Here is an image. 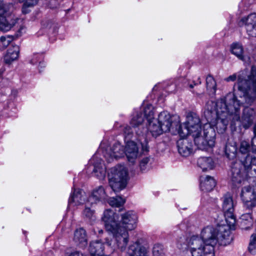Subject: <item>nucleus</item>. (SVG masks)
Instances as JSON below:
<instances>
[{"label": "nucleus", "instance_id": "3", "mask_svg": "<svg viewBox=\"0 0 256 256\" xmlns=\"http://www.w3.org/2000/svg\"><path fill=\"white\" fill-rule=\"evenodd\" d=\"M102 220L106 230L112 234L114 242L113 247H119L121 251L125 250L129 242V232L137 227L138 216L133 210L116 214L111 210H106L104 212Z\"/></svg>", "mask_w": 256, "mask_h": 256}, {"label": "nucleus", "instance_id": "38", "mask_svg": "<svg viewBox=\"0 0 256 256\" xmlns=\"http://www.w3.org/2000/svg\"><path fill=\"white\" fill-rule=\"evenodd\" d=\"M12 40V37L10 36H2L0 37V43L4 48H6L9 45Z\"/></svg>", "mask_w": 256, "mask_h": 256}, {"label": "nucleus", "instance_id": "10", "mask_svg": "<svg viewBox=\"0 0 256 256\" xmlns=\"http://www.w3.org/2000/svg\"><path fill=\"white\" fill-rule=\"evenodd\" d=\"M114 242V238L110 240L106 238L105 242L108 248L104 250V245L100 240H96L92 242L89 246V252L93 256H108L113 252L116 250L119 249V247H113L112 244Z\"/></svg>", "mask_w": 256, "mask_h": 256}, {"label": "nucleus", "instance_id": "6", "mask_svg": "<svg viewBox=\"0 0 256 256\" xmlns=\"http://www.w3.org/2000/svg\"><path fill=\"white\" fill-rule=\"evenodd\" d=\"M13 6L4 0H0V30L3 32L10 30L16 24L22 22L21 19L12 16Z\"/></svg>", "mask_w": 256, "mask_h": 256}, {"label": "nucleus", "instance_id": "25", "mask_svg": "<svg viewBox=\"0 0 256 256\" xmlns=\"http://www.w3.org/2000/svg\"><path fill=\"white\" fill-rule=\"evenodd\" d=\"M216 186L214 180L208 176H202L200 178V188L203 191H210Z\"/></svg>", "mask_w": 256, "mask_h": 256}, {"label": "nucleus", "instance_id": "28", "mask_svg": "<svg viewBox=\"0 0 256 256\" xmlns=\"http://www.w3.org/2000/svg\"><path fill=\"white\" fill-rule=\"evenodd\" d=\"M230 49L232 53L239 59L246 62H249V58H246L243 56V48L241 44L239 43H234L232 44Z\"/></svg>", "mask_w": 256, "mask_h": 256}, {"label": "nucleus", "instance_id": "22", "mask_svg": "<svg viewBox=\"0 0 256 256\" xmlns=\"http://www.w3.org/2000/svg\"><path fill=\"white\" fill-rule=\"evenodd\" d=\"M149 104H144L140 108L139 112H136L132 114V118L130 121V124L134 128H139L141 126L142 123L144 122V114L143 110L144 107H147ZM139 129V128H138Z\"/></svg>", "mask_w": 256, "mask_h": 256}, {"label": "nucleus", "instance_id": "29", "mask_svg": "<svg viewBox=\"0 0 256 256\" xmlns=\"http://www.w3.org/2000/svg\"><path fill=\"white\" fill-rule=\"evenodd\" d=\"M256 138H254L251 142V147L246 141L243 140L240 142V152L243 154H246L250 150L253 153L256 152V145L254 144Z\"/></svg>", "mask_w": 256, "mask_h": 256}, {"label": "nucleus", "instance_id": "39", "mask_svg": "<svg viewBox=\"0 0 256 256\" xmlns=\"http://www.w3.org/2000/svg\"><path fill=\"white\" fill-rule=\"evenodd\" d=\"M149 158H144L140 162V168L142 172H144L146 170Z\"/></svg>", "mask_w": 256, "mask_h": 256}, {"label": "nucleus", "instance_id": "45", "mask_svg": "<svg viewBox=\"0 0 256 256\" xmlns=\"http://www.w3.org/2000/svg\"><path fill=\"white\" fill-rule=\"evenodd\" d=\"M254 132L255 135V136L254 138H256V124H255V126L254 128Z\"/></svg>", "mask_w": 256, "mask_h": 256}, {"label": "nucleus", "instance_id": "37", "mask_svg": "<svg viewBox=\"0 0 256 256\" xmlns=\"http://www.w3.org/2000/svg\"><path fill=\"white\" fill-rule=\"evenodd\" d=\"M42 60V56L40 54H34L31 58L30 62L32 64H36L38 62L40 64Z\"/></svg>", "mask_w": 256, "mask_h": 256}, {"label": "nucleus", "instance_id": "33", "mask_svg": "<svg viewBox=\"0 0 256 256\" xmlns=\"http://www.w3.org/2000/svg\"><path fill=\"white\" fill-rule=\"evenodd\" d=\"M236 148L234 145L226 144L225 148V152L229 159H234L236 156Z\"/></svg>", "mask_w": 256, "mask_h": 256}, {"label": "nucleus", "instance_id": "9", "mask_svg": "<svg viewBox=\"0 0 256 256\" xmlns=\"http://www.w3.org/2000/svg\"><path fill=\"white\" fill-rule=\"evenodd\" d=\"M143 110L144 114V116L148 122L147 130L144 132H139L138 130H136L142 134H144L146 130H148L154 136H158L162 134L163 132L160 126L158 123V119L155 120L154 117V108L151 104H148L147 107H144Z\"/></svg>", "mask_w": 256, "mask_h": 256}, {"label": "nucleus", "instance_id": "11", "mask_svg": "<svg viewBox=\"0 0 256 256\" xmlns=\"http://www.w3.org/2000/svg\"><path fill=\"white\" fill-rule=\"evenodd\" d=\"M231 172L232 181L236 186L244 183L252 176L247 168L240 162H236L232 164Z\"/></svg>", "mask_w": 256, "mask_h": 256}, {"label": "nucleus", "instance_id": "21", "mask_svg": "<svg viewBox=\"0 0 256 256\" xmlns=\"http://www.w3.org/2000/svg\"><path fill=\"white\" fill-rule=\"evenodd\" d=\"M185 138L181 137L177 142V146L180 154L184 156H187L192 152V144Z\"/></svg>", "mask_w": 256, "mask_h": 256}, {"label": "nucleus", "instance_id": "46", "mask_svg": "<svg viewBox=\"0 0 256 256\" xmlns=\"http://www.w3.org/2000/svg\"><path fill=\"white\" fill-rule=\"evenodd\" d=\"M190 86V88H194V85H192V84H190V86Z\"/></svg>", "mask_w": 256, "mask_h": 256}, {"label": "nucleus", "instance_id": "42", "mask_svg": "<svg viewBox=\"0 0 256 256\" xmlns=\"http://www.w3.org/2000/svg\"><path fill=\"white\" fill-rule=\"evenodd\" d=\"M26 32V28L24 26L20 25V28L18 30L16 34V36L18 37L20 36L23 33H24Z\"/></svg>", "mask_w": 256, "mask_h": 256}, {"label": "nucleus", "instance_id": "1", "mask_svg": "<svg viewBox=\"0 0 256 256\" xmlns=\"http://www.w3.org/2000/svg\"><path fill=\"white\" fill-rule=\"evenodd\" d=\"M240 106L241 103L237 100L234 94L230 92L216 102H208L206 104L204 116L208 122L204 124L202 134L200 120L194 113L188 114L185 122L178 124V132L182 138L191 135L199 149L208 150L215 144V129L218 133L222 134L230 120L234 121L240 120Z\"/></svg>", "mask_w": 256, "mask_h": 256}, {"label": "nucleus", "instance_id": "35", "mask_svg": "<svg viewBox=\"0 0 256 256\" xmlns=\"http://www.w3.org/2000/svg\"><path fill=\"white\" fill-rule=\"evenodd\" d=\"M206 84L207 89L212 92H214L216 90V82L214 78L208 76L206 78Z\"/></svg>", "mask_w": 256, "mask_h": 256}, {"label": "nucleus", "instance_id": "14", "mask_svg": "<svg viewBox=\"0 0 256 256\" xmlns=\"http://www.w3.org/2000/svg\"><path fill=\"white\" fill-rule=\"evenodd\" d=\"M240 197L247 207L250 208L254 206L256 203V185L243 187L241 190Z\"/></svg>", "mask_w": 256, "mask_h": 256}, {"label": "nucleus", "instance_id": "43", "mask_svg": "<svg viewBox=\"0 0 256 256\" xmlns=\"http://www.w3.org/2000/svg\"><path fill=\"white\" fill-rule=\"evenodd\" d=\"M67 256H84V255L78 251H75L70 253Z\"/></svg>", "mask_w": 256, "mask_h": 256}, {"label": "nucleus", "instance_id": "4", "mask_svg": "<svg viewBox=\"0 0 256 256\" xmlns=\"http://www.w3.org/2000/svg\"><path fill=\"white\" fill-rule=\"evenodd\" d=\"M136 139L137 142L132 140L133 132L132 128L129 126H126L124 130V135L126 142L124 148V154L129 163L133 164L135 163L142 154L140 150L138 144L141 146V150L142 152L148 151V141L145 134L136 131Z\"/></svg>", "mask_w": 256, "mask_h": 256}, {"label": "nucleus", "instance_id": "30", "mask_svg": "<svg viewBox=\"0 0 256 256\" xmlns=\"http://www.w3.org/2000/svg\"><path fill=\"white\" fill-rule=\"evenodd\" d=\"M244 168L249 171L251 176L256 175V158H251L249 156L246 158Z\"/></svg>", "mask_w": 256, "mask_h": 256}, {"label": "nucleus", "instance_id": "7", "mask_svg": "<svg viewBox=\"0 0 256 256\" xmlns=\"http://www.w3.org/2000/svg\"><path fill=\"white\" fill-rule=\"evenodd\" d=\"M242 76H238V82L236 84L238 90L242 93V96L245 98L246 102L249 103L254 100L255 96L249 98V95L254 93L256 94V68L252 66L251 70V72L248 76V80H242ZM242 97V96H240Z\"/></svg>", "mask_w": 256, "mask_h": 256}, {"label": "nucleus", "instance_id": "18", "mask_svg": "<svg viewBox=\"0 0 256 256\" xmlns=\"http://www.w3.org/2000/svg\"><path fill=\"white\" fill-rule=\"evenodd\" d=\"M108 196L102 186H99L93 190L88 198L91 204H96L98 202H104L108 200Z\"/></svg>", "mask_w": 256, "mask_h": 256}, {"label": "nucleus", "instance_id": "16", "mask_svg": "<svg viewBox=\"0 0 256 256\" xmlns=\"http://www.w3.org/2000/svg\"><path fill=\"white\" fill-rule=\"evenodd\" d=\"M128 256H148V248L143 244L140 240L131 244L127 250Z\"/></svg>", "mask_w": 256, "mask_h": 256}, {"label": "nucleus", "instance_id": "24", "mask_svg": "<svg viewBox=\"0 0 256 256\" xmlns=\"http://www.w3.org/2000/svg\"><path fill=\"white\" fill-rule=\"evenodd\" d=\"M74 240L81 247L87 244V236L86 230L82 228L76 229L74 233Z\"/></svg>", "mask_w": 256, "mask_h": 256}, {"label": "nucleus", "instance_id": "12", "mask_svg": "<svg viewBox=\"0 0 256 256\" xmlns=\"http://www.w3.org/2000/svg\"><path fill=\"white\" fill-rule=\"evenodd\" d=\"M231 172L232 181L236 186L244 183L252 176L247 168L240 162H236L232 164Z\"/></svg>", "mask_w": 256, "mask_h": 256}, {"label": "nucleus", "instance_id": "31", "mask_svg": "<svg viewBox=\"0 0 256 256\" xmlns=\"http://www.w3.org/2000/svg\"><path fill=\"white\" fill-rule=\"evenodd\" d=\"M94 204H91L88 200H86V202L85 208L83 212V215L87 218L88 220L90 221H94L96 219L95 216L94 214V210H92L89 206H92Z\"/></svg>", "mask_w": 256, "mask_h": 256}, {"label": "nucleus", "instance_id": "41", "mask_svg": "<svg viewBox=\"0 0 256 256\" xmlns=\"http://www.w3.org/2000/svg\"><path fill=\"white\" fill-rule=\"evenodd\" d=\"M240 75H241L242 76V80H244V72H242L241 73H240L238 74V76ZM237 78V75L236 74H234L232 75H231V76H228V78H226L225 80L226 81V82H233V81H234L236 78Z\"/></svg>", "mask_w": 256, "mask_h": 256}, {"label": "nucleus", "instance_id": "8", "mask_svg": "<svg viewBox=\"0 0 256 256\" xmlns=\"http://www.w3.org/2000/svg\"><path fill=\"white\" fill-rule=\"evenodd\" d=\"M222 208L224 212L226 224H218L217 226H228L229 231L234 229L236 222V217L234 214V204L230 194H226L222 198Z\"/></svg>", "mask_w": 256, "mask_h": 256}, {"label": "nucleus", "instance_id": "23", "mask_svg": "<svg viewBox=\"0 0 256 256\" xmlns=\"http://www.w3.org/2000/svg\"><path fill=\"white\" fill-rule=\"evenodd\" d=\"M198 165L202 171L206 172L212 170L215 164L212 158L202 156L198 160Z\"/></svg>", "mask_w": 256, "mask_h": 256}, {"label": "nucleus", "instance_id": "44", "mask_svg": "<svg viewBox=\"0 0 256 256\" xmlns=\"http://www.w3.org/2000/svg\"><path fill=\"white\" fill-rule=\"evenodd\" d=\"M45 66H46V64H45V63L43 61V60H42V63L40 64L39 63L38 68L40 69V70L42 68H44Z\"/></svg>", "mask_w": 256, "mask_h": 256}, {"label": "nucleus", "instance_id": "19", "mask_svg": "<svg viewBox=\"0 0 256 256\" xmlns=\"http://www.w3.org/2000/svg\"><path fill=\"white\" fill-rule=\"evenodd\" d=\"M90 163L93 164V172L94 176L100 180H102L106 176V168L102 162V160L94 156L90 160Z\"/></svg>", "mask_w": 256, "mask_h": 256}, {"label": "nucleus", "instance_id": "5", "mask_svg": "<svg viewBox=\"0 0 256 256\" xmlns=\"http://www.w3.org/2000/svg\"><path fill=\"white\" fill-rule=\"evenodd\" d=\"M128 180V170L124 165L118 164L110 169L108 174L109 184L114 192L125 188Z\"/></svg>", "mask_w": 256, "mask_h": 256}, {"label": "nucleus", "instance_id": "15", "mask_svg": "<svg viewBox=\"0 0 256 256\" xmlns=\"http://www.w3.org/2000/svg\"><path fill=\"white\" fill-rule=\"evenodd\" d=\"M123 146L118 142H116L110 148L106 149L104 152V156L108 162H111L114 159L122 158L124 155Z\"/></svg>", "mask_w": 256, "mask_h": 256}, {"label": "nucleus", "instance_id": "26", "mask_svg": "<svg viewBox=\"0 0 256 256\" xmlns=\"http://www.w3.org/2000/svg\"><path fill=\"white\" fill-rule=\"evenodd\" d=\"M254 114V111L252 108L248 107L244 108L242 116V123L245 128H248L252 124Z\"/></svg>", "mask_w": 256, "mask_h": 256}, {"label": "nucleus", "instance_id": "40", "mask_svg": "<svg viewBox=\"0 0 256 256\" xmlns=\"http://www.w3.org/2000/svg\"><path fill=\"white\" fill-rule=\"evenodd\" d=\"M20 2H23L24 6H32L37 4L38 0H18Z\"/></svg>", "mask_w": 256, "mask_h": 256}, {"label": "nucleus", "instance_id": "17", "mask_svg": "<svg viewBox=\"0 0 256 256\" xmlns=\"http://www.w3.org/2000/svg\"><path fill=\"white\" fill-rule=\"evenodd\" d=\"M240 26H244L248 36H256V14H252L242 18L240 22Z\"/></svg>", "mask_w": 256, "mask_h": 256}, {"label": "nucleus", "instance_id": "36", "mask_svg": "<svg viewBox=\"0 0 256 256\" xmlns=\"http://www.w3.org/2000/svg\"><path fill=\"white\" fill-rule=\"evenodd\" d=\"M163 246L160 244H155L152 248V254L154 256H162Z\"/></svg>", "mask_w": 256, "mask_h": 256}, {"label": "nucleus", "instance_id": "20", "mask_svg": "<svg viewBox=\"0 0 256 256\" xmlns=\"http://www.w3.org/2000/svg\"><path fill=\"white\" fill-rule=\"evenodd\" d=\"M86 194L84 191L74 188L68 200V207L86 204Z\"/></svg>", "mask_w": 256, "mask_h": 256}, {"label": "nucleus", "instance_id": "13", "mask_svg": "<svg viewBox=\"0 0 256 256\" xmlns=\"http://www.w3.org/2000/svg\"><path fill=\"white\" fill-rule=\"evenodd\" d=\"M158 123L160 124L163 132H168L170 129L174 128L178 131V128L179 120H174V118L172 116L167 112H160L158 117Z\"/></svg>", "mask_w": 256, "mask_h": 256}, {"label": "nucleus", "instance_id": "2", "mask_svg": "<svg viewBox=\"0 0 256 256\" xmlns=\"http://www.w3.org/2000/svg\"><path fill=\"white\" fill-rule=\"evenodd\" d=\"M226 226H208L204 228L200 236L194 235L186 239L188 250L192 256H215V248L226 246L232 240V236Z\"/></svg>", "mask_w": 256, "mask_h": 256}, {"label": "nucleus", "instance_id": "32", "mask_svg": "<svg viewBox=\"0 0 256 256\" xmlns=\"http://www.w3.org/2000/svg\"><path fill=\"white\" fill-rule=\"evenodd\" d=\"M240 224L242 228L247 229L252 226V220L250 214H245L240 218Z\"/></svg>", "mask_w": 256, "mask_h": 256}, {"label": "nucleus", "instance_id": "27", "mask_svg": "<svg viewBox=\"0 0 256 256\" xmlns=\"http://www.w3.org/2000/svg\"><path fill=\"white\" fill-rule=\"evenodd\" d=\"M20 48L18 46H14L10 48L4 56V60L7 64H10L18 60L19 56Z\"/></svg>", "mask_w": 256, "mask_h": 256}, {"label": "nucleus", "instance_id": "34", "mask_svg": "<svg viewBox=\"0 0 256 256\" xmlns=\"http://www.w3.org/2000/svg\"><path fill=\"white\" fill-rule=\"evenodd\" d=\"M107 200L111 206L116 207H118L125 202V200L120 196L113 197Z\"/></svg>", "mask_w": 256, "mask_h": 256}]
</instances>
